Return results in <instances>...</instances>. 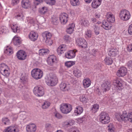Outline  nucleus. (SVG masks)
Returning a JSON list of instances; mask_svg holds the SVG:
<instances>
[{"label": "nucleus", "instance_id": "33", "mask_svg": "<svg viewBox=\"0 0 132 132\" xmlns=\"http://www.w3.org/2000/svg\"><path fill=\"white\" fill-rule=\"evenodd\" d=\"M117 75L119 77H123L124 76V68H120L118 71Z\"/></svg>", "mask_w": 132, "mask_h": 132}, {"label": "nucleus", "instance_id": "41", "mask_svg": "<svg viewBox=\"0 0 132 132\" xmlns=\"http://www.w3.org/2000/svg\"><path fill=\"white\" fill-rule=\"evenodd\" d=\"M53 116L55 117L58 119H61L62 117L61 115L56 110H55L53 112Z\"/></svg>", "mask_w": 132, "mask_h": 132}, {"label": "nucleus", "instance_id": "60", "mask_svg": "<svg viewBox=\"0 0 132 132\" xmlns=\"http://www.w3.org/2000/svg\"><path fill=\"white\" fill-rule=\"evenodd\" d=\"M43 0H35L34 2L35 5H37L40 3H42Z\"/></svg>", "mask_w": 132, "mask_h": 132}, {"label": "nucleus", "instance_id": "8", "mask_svg": "<svg viewBox=\"0 0 132 132\" xmlns=\"http://www.w3.org/2000/svg\"><path fill=\"white\" fill-rule=\"evenodd\" d=\"M68 16V15L65 13H62L60 15V20L62 24H64L67 23Z\"/></svg>", "mask_w": 132, "mask_h": 132}, {"label": "nucleus", "instance_id": "57", "mask_svg": "<svg viewBox=\"0 0 132 132\" xmlns=\"http://www.w3.org/2000/svg\"><path fill=\"white\" fill-rule=\"evenodd\" d=\"M127 65L128 67L129 68H132V61H129L127 63Z\"/></svg>", "mask_w": 132, "mask_h": 132}, {"label": "nucleus", "instance_id": "47", "mask_svg": "<svg viewBox=\"0 0 132 132\" xmlns=\"http://www.w3.org/2000/svg\"><path fill=\"white\" fill-rule=\"evenodd\" d=\"M75 63L73 61H69L65 62V65L67 68H70L72 65H74Z\"/></svg>", "mask_w": 132, "mask_h": 132}, {"label": "nucleus", "instance_id": "4", "mask_svg": "<svg viewBox=\"0 0 132 132\" xmlns=\"http://www.w3.org/2000/svg\"><path fill=\"white\" fill-rule=\"evenodd\" d=\"M72 106L69 104L63 103L60 105V109L61 112L67 114L72 110Z\"/></svg>", "mask_w": 132, "mask_h": 132}, {"label": "nucleus", "instance_id": "2", "mask_svg": "<svg viewBox=\"0 0 132 132\" xmlns=\"http://www.w3.org/2000/svg\"><path fill=\"white\" fill-rule=\"evenodd\" d=\"M42 36L47 45H51L53 43L52 40L51 39V34L48 32H45L42 34Z\"/></svg>", "mask_w": 132, "mask_h": 132}, {"label": "nucleus", "instance_id": "45", "mask_svg": "<svg viewBox=\"0 0 132 132\" xmlns=\"http://www.w3.org/2000/svg\"><path fill=\"white\" fill-rule=\"evenodd\" d=\"M81 24L82 26L88 27L89 26V22L87 20H82L81 21Z\"/></svg>", "mask_w": 132, "mask_h": 132}, {"label": "nucleus", "instance_id": "63", "mask_svg": "<svg viewBox=\"0 0 132 132\" xmlns=\"http://www.w3.org/2000/svg\"><path fill=\"white\" fill-rule=\"evenodd\" d=\"M75 123L73 120H71L68 122L69 126H71L73 125Z\"/></svg>", "mask_w": 132, "mask_h": 132}, {"label": "nucleus", "instance_id": "42", "mask_svg": "<svg viewBox=\"0 0 132 132\" xmlns=\"http://www.w3.org/2000/svg\"><path fill=\"white\" fill-rule=\"evenodd\" d=\"M60 89L63 91H65L67 90V85L65 83H61L60 85Z\"/></svg>", "mask_w": 132, "mask_h": 132}, {"label": "nucleus", "instance_id": "5", "mask_svg": "<svg viewBox=\"0 0 132 132\" xmlns=\"http://www.w3.org/2000/svg\"><path fill=\"white\" fill-rule=\"evenodd\" d=\"M33 91L34 94L38 97L42 96L44 94V88L40 85L36 86L34 89Z\"/></svg>", "mask_w": 132, "mask_h": 132}, {"label": "nucleus", "instance_id": "11", "mask_svg": "<svg viewBox=\"0 0 132 132\" xmlns=\"http://www.w3.org/2000/svg\"><path fill=\"white\" fill-rule=\"evenodd\" d=\"M67 46L65 44H63L60 45L57 48V54L60 55L63 53L66 50Z\"/></svg>", "mask_w": 132, "mask_h": 132}, {"label": "nucleus", "instance_id": "13", "mask_svg": "<svg viewBox=\"0 0 132 132\" xmlns=\"http://www.w3.org/2000/svg\"><path fill=\"white\" fill-rule=\"evenodd\" d=\"M36 129V126L33 123L29 124L26 127V130L27 132H35Z\"/></svg>", "mask_w": 132, "mask_h": 132}, {"label": "nucleus", "instance_id": "43", "mask_svg": "<svg viewBox=\"0 0 132 132\" xmlns=\"http://www.w3.org/2000/svg\"><path fill=\"white\" fill-rule=\"evenodd\" d=\"M11 29L14 32H18L19 31V28L16 24L13 25L11 27Z\"/></svg>", "mask_w": 132, "mask_h": 132}, {"label": "nucleus", "instance_id": "64", "mask_svg": "<svg viewBox=\"0 0 132 132\" xmlns=\"http://www.w3.org/2000/svg\"><path fill=\"white\" fill-rule=\"evenodd\" d=\"M64 39L65 40L67 41L70 40V37L68 35H66L64 36Z\"/></svg>", "mask_w": 132, "mask_h": 132}, {"label": "nucleus", "instance_id": "35", "mask_svg": "<svg viewBox=\"0 0 132 132\" xmlns=\"http://www.w3.org/2000/svg\"><path fill=\"white\" fill-rule=\"evenodd\" d=\"M79 99L80 101L83 103H86L88 100L87 95L84 94L80 96L79 97Z\"/></svg>", "mask_w": 132, "mask_h": 132}, {"label": "nucleus", "instance_id": "50", "mask_svg": "<svg viewBox=\"0 0 132 132\" xmlns=\"http://www.w3.org/2000/svg\"><path fill=\"white\" fill-rule=\"evenodd\" d=\"M69 130L71 132H80L78 128L76 127H72L70 128Z\"/></svg>", "mask_w": 132, "mask_h": 132}, {"label": "nucleus", "instance_id": "31", "mask_svg": "<svg viewBox=\"0 0 132 132\" xmlns=\"http://www.w3.org/2000/svg\"><path fill=\"white\" fill-rule=\"evenodd\" d=\"M21 82H28V76L26 74H22L20 78Z\"/></svg>", "mask_w": 132, "mask_h": 132}, {"label": "nucleus", "instance_id": "38", "mask_svg": "<svg viewBox=\"0 0 132 132\" xmlns=\"http://www.w3.org/2000/svg\"><path fill=\"white\" fill-rule=\"evenodd\" d=\"M8 31V30L6 27L2 25H0V34L6 33Z\"/></svg>", "mask_w": 132, "mask_h": 132}, {"label": "nucleus", "instance_id": "51", "mask_svg": "<svg viewBox=\"0 0 132 132\" xmlns=\"http://www.w3.org/2000/svg\"><path fill=\"white\" fill-rule=\"evenodd\" d=\"M24 16L23 14L22 13H20L18 14L15 16V18L18 20H21L23 19Z\"/></svg>", "mask_w": 132, "mask_h": 132}, {"label": "nucleus", "instance_id": "32", "mask_svg": "<svg viewBox=\"0 0 132 132\" xmlns=\"http://www.w3.org/2000/svg\"><path fill=\"white\" fill-rule=\"evenodd\" d=\"M49 50L47 49H42L39 51V55L40 56H43L44 55L47 54L49 53Z\"/></svg>", "mask_w": 132, "mask_h": 132}, {"label": "nucleus", "instance_id": "3", "mask_svg": "<svg viewBox=\"0 0 132 132\" xmlns=\"http://www.w3.org/2000/svg\"><path fill=\"white\" fill-rule=\"evenodd\" d=\"M43 72L39 69H35L31 72L32 77L35 79H38L41 78L43 76Z\"/></svg>", "mask_w": 132, "mask_h": 132}, {"label": "nucleus", "instance_id": "54", "mask_svg": "<svg viewBox=\"0 0 132 132\" xmlns=\"http://www.w3.org/2000/svg\"><path fill=\"white\" fill-rule=\"evenodd\" d=\"M47 11V8L45 7H43L40 10V12L42 14H44Z\"/></svg>", "mask_w": 132, "mask_h": 132}, {"label": "nucleus", "instance_id": "6", "mask_svg": "<svg viewBox=\"0 0 132 132\" xmlns=\"http://www.w3.org/2000/svg\"><path fill=\"white\" fill-rule=\"evenodd\" d=\"M0 70L2 74L4 76H8L10 74V69L7 65L3 63L0 64Z\"/></svg>", "mask_w": 132, "mask_h": 132}, {"label": "nucleus", "instance_id": "7", "mask_svg": "<svg viewBox=\"0 0 132 132\" xmlns=\"http://www.w3.org/2000/svg\"><path fill=\"white\" fill-rule=\"evenodd\" d=\"M76 42L78 46L82 48H85L87 47V42L83 38H78L76 40Z\"/></svg>", "mask_w": 132, "mask_h": 132}, {"label": "nucleus", "instance_id": "25", "mask_svg": "<svg viewBox=\"0 0 132 132\" xmlns=\"http://www.w3.org/2000/svg\"><path fill=\"white\" fill-rule=\"evenodd\" d=\"M10 123V120L7 117L3 118L1 121V124L3 125L7 126Z\"/></svg>", "mask_w": 132, "mask_h": 132}, {"label": "nucleus", "instance_id": "22", "mask_svg": "<svg viewBox=\"0 0 132 132\" xmlns=\"http://www.w3.org/2000/svg\"><path fill=\"white\" fill-rule=\"evenodd\" d=\"M101 0H94L92 4V6L94 8H97L101 4Z\"/></svg>", "mask_w": 132, "mask_h": 132}, {"label": "nucleus", "instance_id": "18", "mask_svg": "<svg viewBox=\"0 0 132 132\" xmlns=\"http://www.w3.org/2000/svg\"><path fill=\"white\" fill-rule=\"evenodd\" d=\"M118 53V51L116 48L110 49L108 53V55L110 56H115Z\"/></svg>", "mask_w": 132, "mask_h": 132}, {"label": "nucleus", "instance_id": "46", "mask_svg": "<svg viewBox=\"0 0 132 132\" xmlns=\"http://www.w3.org/2000/svg\"><path fill=\"white\" fill-rule=\"evenodd\" d=\"M71 4L73 6H77L79 4L80 2L79 0H71Z\"/></svg>", "mask_w": 132, "mask_h": 132}, {"label": "nucleus", "instance_id": "53", "mask_svg": "<svg viewBox=\"0 0 132 132\" xmlns=\"http://www.w3.org/2000/svg\"><path fill=\"white\" fill-rule=\"evenodd\" d=\"M47 4H48L51 5L54 4L55 3V0H45Z\"/></svg>", "mask_w": 132, "mask_h": 132}, {"label": "nucleus", "instance_id": "12", "mask_svg": "<svg viewBox=\"0 0 132 132\" xmlns=\"http://www.w3.org/2000/svg\"><path fill=\"white\" fill-rule=\"evenodd\" d=\"M47 61L49 65H52L57 62L56 57L54 55H51L48 57Z\"/></svg>", "mask_w": 132, "mask_h": 132}, {"label": "nucleus", "instance_id": "24", "mask_svg": "<svg viewBox=\"0 0 132 132\" xmlns=\"http://www.w3.org/2000/svg\"><path fill=\"white\" fill-rule=\"evenodd\" d=\"M75 27V24L74 23L69 24L68 26L66 31L69 34H71L74 31Z\"/></svg>", "mask_w": 132, "mask_h": 132}, {"label": "nucleus", "instance_id": "52", "mask_svg": "<svg viewBox=\"0 0 132 132\" xmlns=\"http://www.w3.org/2000/svg\"><path fill=\"white\" fill-rule=\"evenodd\" d=\"M52 125L49 123H47L45 125V128L46 130L49 131L52 129Z\"/></svg>", "mask_w": 132, "mask_h": 132}, {"label": "nucleus", "instance_id": "15", "mask_svg": "<svg viewBox=\"0 0 132 132\" xmlns=\"http://www.w3.org/2000/svg\"><path fill=\"white\" fill-rule=\"evenodd\" d=\"M19 127L17 126H10L7 128L5 132H19Z\"/></svg>", "mask_w": 132, "mask_h": 132}, {"label": "nucleus", "instance_id": "20", "mask_svg": "<svg viewBox=\"0 0 132 132\" xmlns=\"http://www.w3.org/2000/svg\"><path fill=\"white\" fill-rule=\"evenodd\" d=\"M106 18L107 19V21L111 23L114 22L115 20L114 16L111 13H108L106 15Z\"/></svg>", "mask_w": 132, "mask_h": 132}, {"label": "nucleus", "instance_id": "1", "mask_svg": "<svg viewBox=\"0 0 132 132\" xmlns=\"http://www.w3.org/2000/svg\"><path fill=\"white\" fill-rule=\"evenodd\" d=\"M99 120L102 124H107L110 121V118L108 114L105 112H102L99 115Z\"/></svg>", "mask_w": 132, "mask_h": 132}, {"label": "nucleus", "instance_id": "58", "mask_svg": "<svg viewBox=\"0 0 132 132\" xmlns=\"http://www.w3.org/2000/svg\"><path fill=\"white\" fill-rule=\"evenodd\" d=\"M128 51L129 52L132 51V44L129 45L127 48Z\"/></svg>", "mask_w": 132, "mask_h": 132}, {"label": "nucleus", "instance_id": "36", "mask_svg": "<svg viewBox=\"0 0 132 132\" xmlns=\"http://www.w3.org/2000/svg\"><path fill=\"white\" fill-rule=\"evenodd\" d=\"M105 63L108 65L111 64L113 62L112 58L110 57H106L104 59Z\"/></svg>", "mask_w": 132, "mask_h": 132}, {"label": "nucleus", "instance_id": "27", "mask_svg": "<svg viewBox=\"0 0 132 132\" xmlns=\"http://www.w3.org/2000/svg\"><path fill=\"white\" fill-rule=\"evenodd\" d=\"M101 23V22L98 21L96 23V24L94 25V32L95 34L96 35H98L100 33L99 31L100 28L98 26V25Z\"/></svg>", "mask_w": 132, "mask_h": 132}, {"label": "nucleus", "instance_id": "55", "mask_svg": "<svg viewBox=\"0 0 132 132\" xmlns=\"http://www.w3.org/2000/svg\"><path fill=\"white\" fill-rule=\"evenodd\" d=\"M128 33L130 35H132V24H131L129 26Z\"/></svg>", "mask_w": 132, "mask_h": 132}, {"label": "nucleus", "instance_id": "29", "mask_svg": "<svg viewBox=\"0 0 132 132\" xmlns=\"http://www.w3.org/2000/svg\"><path fill=\"white\" fill-rule=\"evenodd\" d=\"M110 86L109 83H103L101 87L103 89H104V92H105L110 89Z\"/></svg>", "mask_w": 132, "mask_h": 132}, {"label": "nucleus", "instance_id": "10", "mask_svg": "<svg viewBox=\"0 0 132 132\" xmlns=\"http://www.w3.org/2000/svg\"><path fill=\"white\" fill-rule=\"evenodd\" d=\"M77 51L76 50L68 51L65 54V56L68 59H72L74 58L76 55V53Z\"/></svg>", "mask_w": 132, "mask_h": 132}, {"label": "nucleus", "instance_id": "14", "mask_svg": "<svg viewBox=\"0 0 132 132\" xmlns=\"http://www.w3.org/2000/svg\"><path fill=\"white\" fill-rule=\"evenodd\" d=\"M38 37V35L37 33L34 31L30 32L29 35V38L32 41H35L36 40Z\"/></svg>", "mask_w": 132, "mask_h": 132}, {"label": "nucleus", "instance_id": "40", "mask_svg": "<svg viewBox=\"0 0 132 132\" xmlns=\"http://www.w3.org/2000/svg\"><path fill=\"white\" fill-rule=\"evenodd\" d=\"M99 108V106L98 105L96 104H94L92 106V112L94 113H95L98 111Z\"/></svg>", "mask_w": 132, "mask_h": 132}, {"label": "nucleus", "instance_id": "9", "mask_svg": "<svg viewBox=\"0 0 132 132\" xmlns=\"http://www.w3.org/2000/svg\"><path fill=\"white\" fill-rule=\"evenodd\" d=\"M16 56L18 59L21 60H25L27 56L26 53L22 50H20L17 53Z\"/></svg>", "mask_w": 132, "mask_h": 132}, {"label": "nucleus", "instance_id": "19", "mask_svg": "<svg viewBox=\"0 0 132 132\" xmlns=\"http://www.w3.org/2000/svg\"><path fill=\"white\" fill-rule=\"evenodd\" d=\"M49 80L48 82H57V78L55 75L52 73L50 74V77L48 78Z\"/></svg>", "mask_w": 132, "mask_h": 132}, {"label": "nucleus", "instance_id": "48", "mask_svg": "<svg viewBox=\"0 0 132 132\" xmlns=\"http://www.w3.org/2000/svg\"><path fill=\"white\" fill-rule=\"evenodd\" d=\"M92 33L91 30H87L85 32V36L86 38H90L91 37Z\"/></svg>", "mask_w": 132, "mask_h": 132}, {"label": "nucleus", "instance_id": "17", "mask_svg": "<svg viewBox=\"0 0 132 132\" xmlns=\"http://www.w3.org/2000/svg\"><path fill=\"white\" fill-rule=\"evenodd\" d=\"M83 111L82 108L78 106H76L75 109L74 113L75 115L78 116L80 114L82 113Z\"/></svg>", "mask_w": 132, "mask_h": 132}, {"label": "nucleus", "instance_id": "59", "mask_svg": "<svg viewBox=\"0 0 132 132\" xmlns=\"http://www.w3.org/2000/svg\"><path fill=\"white\" fill-rule=\"evenodd\" d=\"M19 2V0H12V4L14 5L18 3Z\"/></svg>", "mask_w": 132, "mask_h": 132}, {"label": "nucleus", "instance_id": "62", "mask_svg": "<svg viewBox=\"0 0 132 132\" xmlns=\"http://www.w3.org/2000/svg\"><path fill=\"white\" fill-rule=\"evenodd\" d=\"M91 81L89 78H86L84 79L83 81V82H90Z\"/></svg>", "mask_w": 132, "mask_h": 132}, {"label": "nucleus", "instance_id": "61", "mask_svg": "<svg viewBox=\"0 0 132 132\" xmlns=\"http://www.w3.org/2000/svg\"><path fill=\"white\" fill-rule=\"evenodd\" d=\"M63 126L65 127H69L68 122L65 121L63 122L62 123Z\"/></svg>", "mask_w": 132, "mask_h": 132}, {"label": "nucleus", "instance_id": "26", "mask_svg": "<svg viewBox=\"0 0 132 132\" xmlns=\"http://www.w3.org/2000/svg\"><path fill=\"white\" fill-rule=\"evenodd\" d=\"M13 52V49L10 46H7L5 50L4 53L7 55H10Z\"/></svg>", "mask_w": 132, "mask_h": 132}, {"label": "nucleus", "instance_id": "16", "mask_svg": "<svg viewBox=\"0 0 132 132\" xmlns=\"http://www.w3.org/2000/svg\"><path fill=\"white\" fill-rule=\"evenodd\" d=\"M102 27L106 30L110 29L112 26L111 23L107 20H104L102 23Z\"/></svg>", "mask_w": 132, "mask_h": 132}, {"label": "nucleus", "instance_id": "56", "mask_svg": "<svg viewBox=\"0 0 132 132\" xmlns=\"http://www.w3.org/2000/svg\"><path fill=\"white\" fill-rule=\"evenodd\" d=\"M124 14V10H121L119 14V17L121 19L123 20L124 16L123 15Z\"/></svg>", "mask_w": 132, "mask_h": 132}, {"label": "nucleus", "instance_id": "23", "mask_svg": "<svg viewBox=\"0 0 132 132\" xmlns=\"http://www.w3.org/2000/svg\"><path fill=\"white\" fill-rule=\"evenodd\" d=\"M21 4L22 7L25 9H27L30 6V2L29 0H22Z\"/></svg>", "mask_w": 132, "mask_h": 132}, {"label": "nucleus", "instance_id": "39", "mask_svg": "<svg viewBox=\"0 0 132 132\" xmlns=\"http://www.w3.org/2000/svg\"><path fill=\"white\" fill-rule=\"evenodd\" d=\"M108 130L109 132H115V129L114 125L112 123H110L108 126Z\"/></svg>", "mask_w": 132, "mask_h": 132}, {"label": "nucleus", "instance_id": "30", "mask_svg": "<svg viewBox=\"0 0 132 132\" xmlns=\"http://www.w3.org/2000/svg\"><path fill=\"white\" fill-rule=\"evenodd\" d=\"M50 105L51 103L49 101H45L42 103V107L43 109H46L49 108Z\"/></svg>", "mask_w": 132, "mask_h": 132}, {"label": "nucleus", "instance_id": "49", "mask_svg": "<svg viewBox=\"0 0 132 132\" xmlns=\"http://www.w3.org/2000/svg\"><path fill=\"white\" fill-rule=\"evenodd\" d=\"M27 22L28 23L30 24H33L34 23L35 20L31 17H27Z\"/></svg>", "mask_w": 132, "mask_h": 132}, {"label": "nucleus", "instance_id": "21", "mask_svg": "<svg viewBox=\"0 0 132 132\" xmlns=\"http://www.w3.org/2000/svg\"><path fill=\"white\" fill-rule=\"evenodd\" d=\"M128 120L132 122V112L130 113H126L124 112V120Z\"/></svg>", "mask_w": 132, "mask_h": 132}, {"label": "nucleus", "instance_id": "37", "mask_svg": "<svg viewBox=\"0 0 132 132\" xmlns=\"http://www.w3.org/2000/svg\"><path fill=\"white\" fill-rule=\"evenodd\" d=\"M74 75L76 77H80L81 75V73L80 71L77 69H75L73 71Z\"/></svg>", "mask_w": 132, "mask_h": 132}, {"label": "nucleus", "instance_id": "28", "mask_svg": "<svg viewBox=\"0 0 132 132\" xmlns=\"http://www.w3.org/2000/svg\"><path fill=\"white\" fill-rule=\"evenodd\" d=\"M12 41L14 45H18L21 43L20 38L16 36H15L13 38Z\"/></svg>", "mask_w": 132, "mask_h": 132}, {"label": "nucleus", "instance_id": "44", "mask_svg": "<svg viewBox=\"0 0 132 132\" xmlns=\"http://www.w3.org/2000/svg\"><path fill=\"white\" fill-rule=\"evenodd\" d=\"M116 117L117 120L119 121H123L124 115L123 114L122 115L120 114L116 115Z\"/></svg>", "mask_w": 132, "mask_h": 132}, {"label": "nucleus", "instance_id": "34", "mask_svg": "<svg viewBox=\"0 0 132 132\" xmlns=\"http://www.w3.org/2000/svg\"><path fill=\"white\" fill-rule=\"evenodd\" d=\"M131 16L130 14L128 11L124 10V20H127L129 19Z\"/></svg>", "mask_w": 132, "mask_h": 132}]
</instances>
